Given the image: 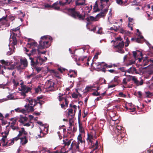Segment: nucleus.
Instances as JSON below:
<instances>
[{"label": "nucleus", "instance_id": "nucleus-56", "mask_svg": "<svg viewBox=\"0 0 153 153\" xmlns=\"http://www.w3.org/2000/svg\"><path fill=\"white\" fill-rule=\"evenodd\" d=\"M72 130V127H69L68 129V133L70 134L71 133Z\"/></svg>", "mask_w": 153, "mask_h": 153}, {"label": "nucleus", "instance_id": "nucleus-63", "mask_svg": "<svg viewBox=\"0 0 153 153\" xmlns=\"http://www.w3.org/2000/svg\"><path fill=\"white\" fill-rule=\"evenodd\" d=\"M73 72L74 73L75 75H76L77 72L76 71H75V70H70L69 71V73H71L72 72Z\"/></svg>", "mask_w": 153, "mask_h": 153}, {"label": "nucleus", "instance_id": "nucleus-37", "mask_svg": "<svg viewBox=\"0 0 153 153\" xmlns=\"http://www.w3.org/2000/svg\"><path fill=\"white\" fill-rule=\"evenodd\" d=\"M13 82L14 84V85L17 86L19 85V82L13 79Z\"/></svg>", "mask_w": 153, "mask_h": 153}, {"label": "nucleus", "instance_id": "nucleus-18", "mask_svg": "<svg viewBox=\"0 0 153 153\" xmlns=\"http://www.w3.org/2000/svg\"><path fill=\"white\" fill-rule=\"evenodd\" d=\"M78 123L79 126V130L80 132L82 133L84 132V129L82 126V123L81 122L80 119H79V118Z\"/></svg>", "mask_w": 153, "mask_h": 153}, {"label": "nucleus", "instance_id": "nucleus-42", "mask_svg": "<svg viewBox=\"0 0 153 153\" xmlns=\"http://www.w3.org/2000/svg\"><path fill=\"white\" fill-rule=\"evenodd\" d=\"M63 141L64 142V144H65V146H69L70 143H71V141H68L67 142H66L64 140H63Z\"/></svg>", "mask_w": 153, "mask_h": 153}, {"label": "nucleus", "instance_id": "nucleus-39", "mask_svg": "<svg viewBox=\"0 0 153 153\" xmlns=\"http://www.w3.org/2000/svg\"><path fill=\"white\" fill-rule=\"evenodd\" d=\"M87 58V56H84L83 57H80L78 59V60L79 61H82V62H83L84 59H86Z\"/></svg>", "mask_w": 153, "mask_h": 153}, {"label": "nucleus", "instance_id": "nucleus-16", "mask_svg": "<svg viewBox=\"0 0 153 153\" xmlns=\"http://www.w3.org/2000/svg\"><path fill=\"white\" fill-rule=\"evenodd\" d=\"M20 139L21 140V143L22 145L26 144L28 142L26 136H24L23 137L20 138Z\"/></svg>", "mask_w": 153, "mask_h": 153}, {"label": "nucleus", "instance_id": "nucleus-23", "mask_svg": "<svg viewBox=\"0 0 153 153\" xmlns=\"http://www.w3.org/2000/svg\"><path fill=\"white\" fill-rule=\"evenodd\" d=\"M71 1V0H66L65 2H63L62 1H60L59 3L60 5L64 6L70 4Z\"/></svg>", "mask_w": 153, "mask_h": 153}, {"label": "nucleus", "instance_id": "nucleus-50", "mask_svg": "<svg viewBox=\"0 0 153 153\" xmlns=\"http://www.w3.org/2000/svg\"><path fill=\"white\" fill-rule=\"evenodd\" d=\"M117 3L120 5H121L123 3L122 0H116Z\"/></svg>", "mask_w": 153, "mask_h": 153}, {"label": "nucleus", "instance_id": "nucleus-32", "mask_svg": "<svg viewBox=\"0 0 153 153\" xmlns=\"http://www.w3.org/2000/svg\"><path fill=\"white\" fill-rule=\"evenodd\" d=\"M123 128V127L122 126H117L116 127V129L115 130L116 131L117 130V131H118L119 132V133H121V131H122V129Z\"/></svg>", "mask_w": 153, "mask_h": 153}, {"label": "nucleus", "instance_id": "nucleus-48", "mask_svg": "<svg viewBox=\"0 0 153 153\" xmlns=\"http://www.w3.org/2000/svg\"><path fill=\"white\" fill-rule=\"evenodd\" d=\"M9 49L10 51H8L7 53V55H11L13 53V52L11 51H12L11 48L9 47Z\"/></svg>", "mask_w": 153, "mask_h": 153}, {"label": "nucleus", "instance_id": "nucleus-36", "mask_svg": "<svg viewBox=\"0 0 153 153\" xmlns=\"http://www.w3.org/2000/svg\"><path fill=\"white\" fill-rule=\"evenodd\" d=\"M29 43L31 45V46L33 48V47L37 46L38 44L36 42H30Z\"/></svg>", "mask_w": 153, "mask_h": 153}, {"label": "nucleus", "instance_id": "nucleus-59", "mask_svg": "<svg viewBox=\"0 0 153 153\" xmlns=\"http://www.w3.org/2000/svg\"><path fill=\"white\" fill-rule=\"evenodd\" d=\"M30 106L29 105V104H28L25 105L24 107L26 108V110L27 111L29 109V108Z\"/></svg>", "mask_w": 153, "mask_h": 153}, {"label": "nucleus", "instance_id": "nucleus-44", "mask_svg": "<svg viewBox=\"0 0 153 153\" xmlns=\"http://www.w3.org/2000/svg\"><path fill=\"white\" fill-rule=\"evenodd\" d=\"M147 57H146L145 59L143 60V62L146 61V62L143 64L144 65H146L148 64V63L149 61V60H146Z\"/></svg>", "mask_w": 153, "mask_h": 153}, {"label": "nucleus", "instance_id": "nucleus-38", "mask_svg": "<svg viewBox=\"0 0 153 153\" xmlns=\"http://www.w3.org/2000/svg\"><path fill=\"white\" fill-rule=\"evenodd\" d=\"M92 95L94 96H99L100 95V93L97 91H95L92 93Z\"/></svg>", "mask_w": 153, "mask_h": 153}, {"label": "nucleus", "instance_id": "nucleus-40", "mask_svg": "<svg viewBox=\"0 0 153 153\" xmlns=\"http://www.w3.org/2000/svg\"><path fill=\"white\" fill-rule=\"evenodd\" d=\"M92 147L93 148V149L91 152H93L94 150H96L98 149V146H96V145H92Z\"/></svg>", "mask_w": 153, "mask_h": 153}, {"label": "nucleus", "instance_id": "nucleus-11", "mask_svg": "<svg viewBox=\"0 0 153 153\" xmlns=\"http://www.w3.org/2000/svg\"><path fill=\"white\" fill-rule=\"evenodd\" d=\"M79 142H76L75 141H73L71 145V149H75L76 151L79 150Z\"/></svg>", "mask_w": 153, "mask_h": 153}, {"label": "nucleus", "instance_id": "nucleus-17", "mask_svg": "<svg viewBox=\"0 0 153 153\" xmlns=\"http://www.w3.org/2000/svg\"><path fill=\"white\" fill-rule=\"evenodd\" d=\"M126 71L129 73L133 74L135 73L136 74H138L136 69L135 68L133 67L130 68Z\"/></svg>", "mask_w": 153, "mask_h": 153}, {"label": "nucleus", "instance_id": "nucleus-61", "mask_svg": "<svg viewBox=\"0 0 153 153\" xmlns=\"http://www.w3.org/2000/svg\"><path fill=\"white\" fill-rule=\"evenodd\" d=\"M33 107V106H30L29 108V109L30 111H34V108Z\"/></svg>", "mask_w": 153, "mask_h": 153}, {"label": "nucleus", "instance_id": "nucleus-57", "mask_svg": "<svg viewBox=\"0 0 153 153\" xmlns=\"http://www.w3.org/2000/svg\"><path fill=\"white\" fill-rule=\"evenodd\" d=\"M82 137L80 136H79L78 137V140L81 143H82L83 141L82 140Z\"/></svg>", "mask_w": 153, "mask_h": 153}, {"label": "nucleus", "instance_id": "nucleus-58", "mask_svg": "<svg viewBox=\"0 0 153 153\" xmlns=\"http://www.w3.org/2000/svg\"><path fill=\"white\" fill-rule=\"evenodd\" d=\"M39 49H38V48L37 49V52H38V55H39L40 53H41V54H45V53H46V51L40 52L39 50Z\"/></svg>", "mask_w": 153, "mask_h": 153}, {"label": "nucleus", "instance_id": "nucleus-12", "mask_svg": "<svg viewBox=\"0 0 153 153\" xmlns=\"http://www.w3.org/2000/svg\"><path fill=\"white\" fill-rule=\"evenodd\" d=\"M58 3L57 2H55L52 5H50L48 4H47L45 5V7L46 8H54L55 10H59L60 9V7H57L56 6L58 4Z\"/></svg>", "mask_w": 153, "mask_h": 153}, {"label": "nucleus", "instance_id": "nucleus-9", "mask_svg": "<svg viewBox=\"0 0 153 153\" xmlns=\"http://www.w3.org/2000/svg\"><path fill=\"white\" fill-rule=\"evenodd\" d=\"M119 77L116 76L114 79L112 80L111 83V84L108 85V86H116L120 83V81L118 79Z\"/></svg>", "mask_w": 153, "mask_h": 153}, {"label": "nucleus", "instance_id": "nucleus-45", "mask_svg": "<svg viewBox=\"0 0 153 153\" xmlns=\"http://www.w3.org/2000/svg\"><path fill=\"white\" fill-rule=\"evenodd\" d=\"M122 48H118V50L117 51L120 53H124V50L122 49Z\"/></svg>", "mask_w": 153, "mask_h": 153}, {"label": "nucleus", "instance_id": "nucleus-54", "mask_svg": "<svg viewBox=\"0 0 153 153\" xmlns=\"http://www.w3.org/2000/svg\"><path fill=\"white\" fill-rule=\"evenodd\" d=\"M72 97L73 98H77L78 97V96L75 93H73L72 94Z\"/></svg>", "mask_w": 153, "mask_h": 153}, {"label": "nucleus", "instance_id": "nucleus-26", "mask_svg": "<svg viewBox=\"0 0 153 153\" xmlns=\"http://www.w3.org/2000/svg\"><path fill=\"white\" fill-rule=\"evenodd\" d=\"M124 46V42L123 41L120 42L118 43V45H115L114 48H122Z\"/></svg>", "mask_w": 153, "mask_h": 153}, {"label": "nucleus", "instance_id": "nucleus-35", "mask_svg": "<svg viewBox=\"0 0 153 153\" xmlns=\"http://www.w3.org/2000/svg\"><path fill=\"white\" fill-rule=\"evenodd\" d=\"M126 41L125 42V46L127 47L128 46V45L130 43V41L128 37L126 38Z\"/></svg>", "mask_w": 153, "mask_h": 153}, {"label": "nucleus", "instance_id": "nucleus-14", "mask_svg": "<svg viewBox=\"0 0 153 153\" xmlns=\"http://www.w3.org/2000/svg\"><path fill=\"white\" fill-rule=\"evenodd\" d=\"M95 87H86L85 90V92H91L93 90L97 91L100 90V87H97V88L96 89H94Z\"/></svg>", "mask_w": 153, "mask_h": 153}, {"label": "nucleus", "instance_id": "nucleus-3", "mask_svg": "<svg viewBox=\"0 0 153 153\" xmlns=\"http://www.w3.org/2000/svg\"><path fill=\"white\" fill-rule=\"evenodd\" d=\"M108 10V8L104 9L101 12L97 15L95 17L93 16H90L85 18V19L88 22H89L90 21H97L99 18L103 17L106 15Z\"/></svg>", "mask_w": 153, "mask_h": 153}, {"label": "nucleus", "instance_id": "nucleus-41", "mask_svg": "<svg viewBox=\"0 0 153 153\" xmlns=\"http://www.w3.org/2000/svg\"><path fill=\"white\" fill-rule=\"evenodd\" d=\"M41 91L40 87H38L36 88H35V92L36 93H38L39 91Z\"/></svg>", "mask_w": 153, "mask_h": 153}, {"label": "nucleus", "instance_id": "nucleus-8", "mask_svg": "<svg viewBox=\"0 0 153 153\" xmlns=\"http://www.w3.org/2000/svg\"><path fill=\"white\" fill-rule=\"evenodd\" d=\"M20 91H21L20 94L21 95L25 97L26 96L25 93H27L29 91L30 89V88H27V87H21V88H19Z\"/></svg>", "mask_w": 153, "mask_h": 153}, {"label": "nucleus", "instance_id": "nucleus-1", "mask_svg": "<svg viewBox=\"0 0 153 153\" xmlns=\"http://www.w3.org/2000/svg\"><path fill=\"white\" fill-rule=\"evenodd\" d=\"M41 40L39 41V45L38 46V49H43L48 48L50 45L48 39L51 40L52 39L49 36H44L41 37Z\"/></svg>", "mask_w": 153, "mask_h": 153}, {"label": "nucleus", "instance_id": "nucleus-20", "mask_svg": "<svg viewBox=\"0 0 153 153\" xmlns=\"http://www.w3.org/2000/svg\"><path fill=\"white\" fill-rule=\"evenodd\" d=\"M69 51H70V53L72 54L71 55L72 57L75 60L76 62H77L78 60L77 59V57H76L77 56L76 55L74 54L75 53V51L76 50H75L74 51H71V49L70 48L69 49Z\"/></svg>", "mask_w": 153, "mask_h": 153}, {"label": "nucleus", "instance_id": "nucleus-52", "mask_svg": "<svg viewBox=\"0 0 153 153\" xmlns=\"http://www.w3.org/2000/svg\"><path fill=\"white\" fill-rule=\"evenodd\" d=\"M113 65L112 64H110L109 65H108L106 64H105L104 65V66L105 67H108L109 68H112L113 67Z\"/></svg>", "mask_w": 153, "mask_h": 153}, {"label": "nucleus", "instance_id": "nucleus-25", "mask_svg": "<svg viewBox=\"0 0 153 153\" xmlns=\"http://www.w3.org/2000/svg\"><path fill=\"white\" fill-rule=\"evenodd\" d=\"M21 130H20L19 131V134L18 135V136H19L20 137L23 134H26L27 133L26 132V131L25 130V128H21Z\"/></svg>", "mask_w": 153, "mask_h": 153}, {"label": "nucleus", "instance_id": "nucleus-62", "mask_svg": "<svg viewBox=\"0 0 153 153\" xmlns=\"http://www.w3.org/2000/svg\"><path fill=\"white\" fill-rule=\"evenodd\" d=\"M119 96L121 97H125L126 96L125 95H124L122 92H120L119 93Z\"/></svg>", "mask_w": 153, "mask_h": 153}, {"label": "nucleus", "instance_id": "nucleus-60", "mask_svg": "<svg viewBox=\"0 0 153 153\" xmlns=\"http://www.w3.org/2000/svg\"><path fill=\"white\" fill-rule=\"evenodd\" d=\"M103 99L102 96H100L99 97H97L96 99H95V100L97 101H99L102 100Z\"/></svg>", "mask_w": 153, "mask_h": 153}, {"label": "nucleus", "instance_id": "nucleus-53", "mask_svg": "<svg viewBox=\"0 0 153 153\" xmlns=\"http://www.w3.org/2000/svg\"><path fill=\"white\" fill-rule=\"evenodd\" d=\"M19 137H20L19 136H18V135H17V136L16 137L14 138H13L12 139V140H13V141L14 142V141H17L19 139H20V138Z\"/></svg>", "mask_w": 153, "mask_h": 153}, {"label": "nucleus", "instance_id": "nucleus-51", "mask_svg": "<svg viewBox=\"0 0 153 153\" xmlns=\"http://www.w3.org/2000/svg\"><path fill=\"white\" fill-rule=\"evenodd\" d=\"M5 135H3V137L2 138H4V139H5L7 137V135L8 134L9 132H4Z\"/></svg>", "mask_w": 153, "mask_h": 153}, {"label": "nucleus", "instance_id": "nucleus-47", "mask_svg": "<svg viewBox=\"0 0 153 153\" xmlns=\"http://www.w3.org/2000/svg\"><path fill=\"white\" fill-rule=\"evenodd\" d=\"M14 125H11L10 126V127L12 129H13V130H14L16 129H19V128L18 127H16L14 126Z\"/></svg>", "mask_w": 153, "mask_h": 153}, {"label": "nucleus", "instance_id": "nucleus-7", "mask_svg": "<svg viewBox=\"0 0 153 153\" xmlns=\"http://www.w3.org/2000/svg\"><path fill=\"white\" fill-rule=\"evenodd\" d=\"M133 56L135 59H138L139 62H141L143 59V54L139 50L133 51L132 52Z\"/></svg>", "mask_w": 153, "mask_h": 153}, {"label": "nucleus", "instance_id": "nucleus-34", "mask_svg": "<svg viewBox=\"0 0 153 153\" xmlns=\"http://www.w3.org/2000/svg\"><path fill=\"white\" fill-rule=\"evenodd\" d=\"M0 61L2 64H4L6 66L9 65L10 64V62L5 61L4 60H1Z\"/></svg>", "mask_w": 153, "mask_h": 153}, {"label": "nucleus", "instance_id": "nucleus-46", "mask_svg": "<svg viewBox=\"0 0 153 153\" xmlns=\"http://www.w3.org/2000/svg\"><path fill=\"white\" fill-rule=\"evenodd\" d=\"M27 111L24 108L19 110V112L22 113L23 114L26 113Z\"/></svg>", "mask_w": 153, "mask_h": 153}, {"label": "nucleus", "instance_id": "nucleus-29", "mask_svg": "<svg viewBox=\"0 0 153 153\" xmlns=\"http://www.w3.org/2000/svg\"><path fill=\"white\" fill-rule=\"evenodd\" d=\"M104 63L103 62H102L101 63L98 62V64L97 65V66H100L101 68H102V67L103 68L102 69V71H103L105 73V68L106 67H105L104 66V65H102V64H104Z\"/></svg>", "mask_w": 153, "mask_h": 153}, {"label": "nucleus", "instance_id": "nucleus-21", "mask_svg": "<svg viewBox=\"0 0 153 153\" xmlns=\"http://www.w3.org/2000/svg\"><path fill=\"white\" fill-rule=\"evenodd\" d=\"M85 0H76V5L79 6L83 5L85 3Z\"/></svg>", "mask_w": 153, "mask_h": 153}, {"label": "nucleus", "instance_id": "nucleus-13", "mask_svg": "<svg viewBox=\"0 0 153 153\" xmlns=\"http://www.w3.org/2000/svg\"><path fill=\"white\" fill-rule=\"evenodd\" d=\"M144 39L143 36H140V38L138 37L136 39L132 38L131 40L132 41L135 40L136 42H137L142 43L143 42Z\"/></svg>", "mask_w": 153, "mask_h": 153}, {"label": "nucleus", "instance_id": "nucleus-30", "mask_svg": "<svg viewBox=\"0 0 153 153\" xmlns=\"http://www.w3.org/2000/svg\"><path fill=\"white\" fill-rule=\"evenodd\" d=\"M145 95L144 96V98H151L152 97V93L149 91L145 92Z\"/></svg>", "mask_w": 153, "mask_h": 153}, {"label": "nucleus", "instance_id": "nucleus-2", "mask_svg": "<svg viewBox=\"0 0 153 153\" xmlns=\"http://www.w3.org/2000/svg\"><path fill=\"white\" fill-rule=\"evenodd\" d=\"M68 13L70 16L75 19L78 18L80 20H84L85 18V15L83 16L80 14L79 13L76 11L74 8L69 9Z\"/></svg>", "mask_w": 153, "mask_h": 153}, {"label": "nucleus", "instance_id": "nucleus-24", "mask_svg": "<svg viewBox=\"0 0 153 153\" xmlns=\"http://www.w3.org/2000/svg\"><path fill=\"white\" fill-rule=\"evenodd\" d=\"M106 81L104 79L100 78L99 80L97 81L96 83L97 85H100L103 84L104 83H105Z\"/></svg>", "mask_w": 153, "mask_h": 153}, {"label": "nucleus", "instance_id": "nucleus-22", "mask_svg": "<svg viewBox=\"0 0 153 153\" xmlns=\"http://www.w3.org/2000/svg\"><path fill=\"white\" fill-rule=\"evenodd\" d=\"M29 103L30 105H33V106H35L37 104V101L35 99H31L30 100H28Z\"/></svg>", "mask_w": 153, "mask_h": 153}, {"label": "nucleus", "instance_id": "nucleus-6", "mask_svg": "<svg viewBox=\"0 0 153 153\" xmlns=\"http://www.w3.org/2000/svg\"><path fill=\"white\" fill-rule=\"evenodd\" d=\"M127 81H129L132 79L134 82V83L137 85H142L143 83L142 79L140 80V81H139L134 76H132L129 75H127Z\"/></svg>", "mask_w": 153, "mask_h": 153}, {"label": "nucleus", "instance_id": "nucleus-43", "mask_svg": "<svg viewBox=\"0 0 153 153\" xmlns=\"http://www.w3.org/2000/svg\"><path fill=\"white\" fill-rule=\"evenodd\" d=\"M48 86H53V85H54V83L53 82H52L50 80H49L48 81Z\"/></svg>", "mask_w": 153, "mask_h": 153}, {"label": "nucleus", "instance_id": "nucleus-55", "mask_svg": "<svg viewBox=\"0 0 153 153\" xmlns=\"http://www.w3.org/2000/svg\"><path fill=\"white\" fill-rule=\"evenodd\" d=\"M40 133L41 134V136L42 137H45L46 134L45 133H44L42 131V130H41L40 131Z\"/></svg>", "mask_w": 153, "mask_h": 153}, {"label": "nucleus", "instance_id": "nucleus-15", "mask_svg": "<svg viewBox=\"0 0 153 153\" xmlns=\"http://www.w3.org/2000/svg\"><path fill=\"white\" fill-rule=\"evenodd\" d=\"M17 119H19L18 121L20 123H22L23 124H24V122L26 121L28 119V118L26 117H23L21 115H20V117L19 118H18Z\"/></svg>", "mask_w": 153, "mask_h": 153}, {"label": "nucleus", "instance_id": "nucleus-31", "mask_svg": "<svg viewBox=\"0 0 153 153\" xmlns=\"http://www.w3.org/2000/svg\"><path fill=\"white\" fill-rule=\"evenodd\" d=\"M17 120L18 119L16 117L12 118L10 119V120L12 121L11 123V125H14L16 124Z\"/></svg>", "mask_w": 153, "mask_h": 153}, {"label": "nucleus", "instance_id": "nucleus-33", "mask_svg": "<svg viewBox=\"0 0 153 153\" xmlns=\"http://www.w3.org/2000/svg\"><path fill=\"white\" fill-rule=\"evenodd\" d=\"M5 69H7L9 70H12L14 69L15 68V65H11L10 67H5L4 66Z\"/></svg>", "mask_w": 153, "mask_h": 153}, {"label": "nucleus", "instance_id": "nucleus-5", "mask_svg": "<svg viewBox=\"0 0 153 153\" xmlns=\"http://www.w3.org/2000/svg\"><path fill=\"white\" fill-rule=\"evenodd\" d=\"M19 28L18 27H17L13 28L10 30V37H11V39H12L13 41L12 43H13L14 45H16L17 44V40L16 37V36H17V34H16L13 32H12L11 30L14 32H16L17 31L19 30Z\"/></svg>", "mask_w": 153, "mask_h": 153}, {"label": "nucleus", "instance_id": "nucleus-10", "mask_svg": "<svg viewBox=\"0 0 153 153\" xmlns=\"http://www.w3.org/2000/svg\"><path fill=\"white\" fill-rule=\"evenodd\" d=\"M21 65L18 67L20 69H23L26 67L27 65V62L26 59L25 58L20 60Z\"/></svg>", "mask_w": 153, "mask_h": 153}, {"label": "nucleus", "instance_id": "nucleus-19", "mask_svg": "<svg viewBox=\"0 0 153 153\" xmlns=\"http://www.w3.org/2000/svg\"><path fill=\"white\" fill-rule=\"evenodd\" d=\"M14 143V142L13 141V140H12V139H10L6 143V144L2 145L3 147L5 146H8L12 145Z\"/></svg>", "mask_w": 153, "mask_h": 153}, {"label": "nucleus", "instance_id": "nucleus-64", "mask_svg": "<svg viewBox=\"0 0 153 153\" xmlns=\"http://www.w3.org/2000/svg\"><path fill=\"white\" fill-rule=\"evenodd\" d=\"M147 153H153V149L151 150L150 149L149 150H147Z\"/></svg>", "mask_w": 153, "mask_h": 153}, {"label": "nucleus", "instance_id": "nucleus-28", "mask_svg": "<svg viewBox=\"0 0 153 153\" xmlns=\"http://www.w3.org/2000/svg\"><path fill=\"white\" fill-rule=\"evenodd\" d=\"M68 116H70L71 117H74V114L73 113V110L71 108L68 109Z\"/></svg>", "mask_w": 153, "mask_h": 153}, {"label": "nucleus", "instance_id": "nucleus-49", "mask_svg": "<svg viewBox=\"0 0 153 153\" xmlns=\"http://www.w3.org/2000/svg\"><path fill=\"white\" fill-rule=\"evenodd\" d=\"M120 33L123 34V33H126L127 32L129 33V32L128 31L124 30L123 29L121 28L120 30Z\"/></svg>", "mask_w": 153, "mask_h": 153}, {"label": "nucleus", "instance_id": "nucleus-4", "mask_svg": "<svg viewBox=\"0 0 153 153\" xmlns=\"http://www.w3.org/2000/svg\"><path fill=\"white\" fill-rule=\"evenodd\" d=\"M38 55L37 56L35 57H30V59L31 60V65L32 66H36L38 65H41L42 62H45V60L43 59L42 58Z\"/></svg>", "mask_w": 153, "mask_h": 153}, {"label": "nucleus", "instance_id": "nucleus-27", "mask_svg": "<svg viewBox=\"0 0 153 153\" xmlns=\"http://www.w3.org/2000/svg\"><path fill=\"white\" fill-rule=\"evenodd\" d=\"M37 51V50L35 48H32V49L30 51V53H29L27 54L28 56L30 57V56L31 55H33L35 54L36 53Z\"/></svg>", "mask_w": 153, "mask_h": 153}]
</instances>
